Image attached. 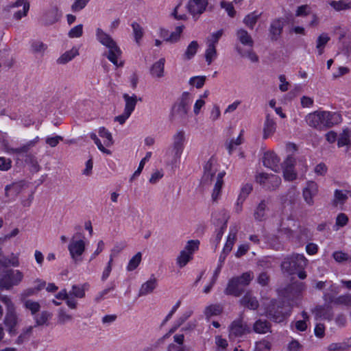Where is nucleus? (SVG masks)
I'll return each mask as SVG.
<instances>
[{
  "label": "nucleus",
  "instance_id": "obj_1",
  "mask_svg": "<svg viewBox=\"0 0 351 351\" xmlns=\"http://www.w3.org/2000/svg\"><path fill=\"white\" fill-rule=\"evenodd\" d=\"M306 120L309 126L322 130L338 125L342 121V117L337 112L315 111L308 114Z\"/></svg>",
  "mask_w": 351,
  "mask_h": 351
},
{
  "label": "nucleus",
  "instance_id": "obj_2",
  "mask_svg": "<svg viewBox=\"0 0 351 351\" xmlns=\"http://www.w3.org/2000/svg\"><path fill=\"white\" fill-rule=\"evenodd\" d=\"M96 38L100 44L108 49L107 52L104 53V56H106L108 60L116 66H123V62L122 61L119 62L122 51L112 36L101 28H97L96 29Z\"/></svg>",
  "mask_w": 351,
  "mask_h": 351
},
{
  "label": "nucleus",
  "instance_id": "obj_3",
  "mask_svg": "<svg viewBox=\"0 0 351 351\" xmlns=\"http://www.w3.org/2000/svg\"><path fill=\"white\" fill-rule=\"evenodd\" d=\"M307 264L308 260L303 254H292L284 258L281 263V269L289 275L297 274L299 278L303 280L307 276L304 271Z\"/></svg>",
  "mask_w": 351,
  "mask_h": 351
},
{
  "label": "nucleus",
  "instance_id": "obj_4",
  "mask_svg": "<svg viewBox=\"0 0 351 351\" xmlns=\"http://www.w3.org/2000/svg\"><path fill=\"white\" fill-rule=\"evenodd\" d=\"M254 278L252 271H247L239 276L233 277L229 280L224 293L228 295L239 297L245 291V288Z\"/></svg>",
  "mask_w": 351,
  "mask_h": 351
},
{
  "label": "nucleus",
  "instance_id": "obj_5",
  "mask_svg": "<svg viewBox=\"0 0 351 351\" xmlns=\"http://www.w3.org/2000/svg\"><path fill=\"white\" fill-rule=\"evenodd\" d=\"M190 104V94L188 92H184L180 98L172 107L171 113V119L180 122L185 121L187 119Z\"/></svg>",
  "mask_w": 351,
  "mask_h": 351
},
{
  "label": "nucleus",
  "instance_id": "obj_6",
  "mask_svg": "<svg viewBox=\"0 0 351 351\" xmlns=\"http://www.w3.org/2000/svg\"><path fill=\"white\" fill-rule=\"evenodd\" d=\"M266 315L276 323L282 322L289 315L290 308H285V302L273 300L266 308Z\"/></svg>",
  "mask_w": 351,
  "mask_h": 351
},
{
  "label": "nucleus",
  "instance_id": "obj_7",
  "mask_svg": "<svg viewBox=\"0 0 351 351\" xmlns=\"http://www.w3.org/2000/svg\"><path fill=\"white\" fill-rule=\"evenodd\" d=\"M186 134L182 130H178L173 136L171 147L167 153L171 157V163L172 165H176L179 162L184 148Z\"/></svg>",
  "mask_w": 351,
  "mask_h": 351
},
{
  "label": "nucleus",
  "instance_id": "obj_8",
  "mask_svg": "<svg viewBox=\"0 0 351 351\" xmlns=\"http://www.w3.org/2000/svg\"><path fill=\"white\" fill-rule=\"evenodd\" d=\"M23 279V274L19 270L6 269L0 279V288L6 290L19 285Z\"/></svg>",
  "mask_w": 351,
  "mask_h": 351
},
{
  "label": "nucleus",
  "instance_id": "obj_9",
  "mask_svg": "<svg viewBox=\"0 0 351 351\" xmlns=\"http://www.w3.org/2000/svg\"><path fill=\"white\" fill-rule=\"evenodd\" d=\"M229 219V215L224 210L216 212L212 214V222L215 226H220L219 230H217L215 237L216 246L220 242L225 230L227 228V223Z\"/></svg>",
  "mask_w": 351,
  "mask_h": 351
},
{
  "label": "nucleus",
  "instance_id": "obj_10",
  "mask_svg": "<svg viewBox=\"0 0 351 351\" xmlns=\"http://www.w3.org/2000/svg\"><path fill=\"white\" fill-rule=\"evenodd\" d=\"M256 181L268 191H275L281 184L280 176L265 173H260L256 175Z\"/></svg>",
  "mask_w": 351,
  "mask_h": 351
},
{
  "label": "nucleus",
  "instance_id": "obj_11",
  "mask_svg": "<svg viewBox=\"0 0 351 351\" xmlns=\"http://www.w3.org/2000/svg\"><path fill=\"white\" fill-rule=\"evenodd\" d=\"M217 171L216 160L213 157H211L204 166V173L201 179V184L202 186L211 184Z\"/></svg>",
  "mask_w": 351,
  "mask_h": 351
},
{
  "label": "nucleus",
  "instance_id": "obj_12",
  "mask_svg": "<svg viewBox=\"0 0 351 351\" xmlns=\"http://www.w3.org/2000/svg\"><path fill=\"white\" fill-rule=\"evenodd\" d=\"M208 0H189L186 9L195 20L197 19L206 10Z\"/></svg>",
  "mask_w": 351,
  "mask_h": 351
},
{
  "label": "nucleus",
  "instance_id": "obj_13",
  "mask_svg": "<svg viewBox=\"0 0 351 351\" xmlns=\"http://www.w3.org/2000/svg\"><path fill=\"white\" fill-rule=\"evenodd\" d=\"M230 337H239L252 332L250 327L241 318L233 321L229 328Z\"/></svg>",
  "mask_w": 351,
  "mask_h": 351
},
{
  "label": "nucleus",
  "instance_id": "obj_14",
  "mask_svg": "<svg viewBox=\"0 0 351 351\" xmlns=\"http://www.w3.org/2000/svg\"><path fill=\"white\" fill-rule=\"evenodd\" d=\"M68 249L71 258L75 263L82 261L81 256L85 250V243L83 240L75 241L73 237L68 246Z\"/></svg>",
  "mask_w": 351,
  "mask_h": 351
},
{
  "label": "nucleus",
  "instance_id": "obj_15",
  "mask_svg": "<svg viewBox=\"0 0 351 351\" xmlns=\"http://www.w3.org/2000/svg\"><path fill=\"white\" fill-rule=\"evenodd\" d=\"M61 15L58 6L52 5L43 13L40 21L45 25H51L60 20Z\"/></svg>",
  "mask_w": 351,
  "mask_h": 351
},
{
  "label": "nucleus",
  "instance_id": "obj_16",
  "mask_svg": "<svg viewBox=\"0 0 351 351\" xmlns=\"http://www.w3.org/2000/svg\"><path fill=\"white\" fill-rule=\"evenodd\" d=\"M317 184L313 181L308 182L306 187L303 189L302 196L304 200L308 206H311L314 204L313 198L317 195Z\"/></svg>",
  "mask_w": 351,
  "mask_h": 351
},
{
  "label": "nucleus",
  "instance_id": "obj_17",
  "mask_svg": "<svg viewBox=\"0 0 351 351\" xmlns=\"http://www.w3.org/2000/svg\"><path fill=\"white\" fill-rule=\"evenodd\" d=\"M313 313L315 314L316 319H322L331 321L334 316L332 308L329 304L317 306Z\"/></svg>",
  "mask_w": 351,
  "mask_h": 351
},
{
  "label": "nucleus",
  "instance_id": "obj_18",
  "mask_svg": "<svg viewBox=\"0 0 351 351\" xmlns=\"http://www.w3.org/2000/svg\"><path fill=\"white\" fill-rule=\"evenodd\" d=\"M18 324V317L15 313L14 309L7 311L5 319L4 324L7 328L8 333L11 336H14L16 334V326Z\"/></svg>",
  "mask_w": 351,
  "mask_h": 351
},
{
  "label": "nucleus",
  "instance_id": "obj_19",
  "mask_svg": "<svg viewBox=\"0 0 351 351\" xmlns=\"http://www.w3.org/2000/svg\"><path fill=\"white\" fill-rule=\"evenodd\" d=\"M263 162L265 167L271 169L275 172H278L280 170V158L273 152H267L264 154Z\"/></svg>",
  "mask_w": 351,
  "mask_h": 351
},
{
  "label": "nucleus",
  "instance_id": "obj_20",
  "mask_svg": "<svg viewBox=\"0 0 351 351\" xmlns=\"http://www.w3.org/2000/svg\"><path fill=\"white\" fill-rule=\"evenodd\" d=\"M285 25L282 19H276L271 22L269 28V36L271 41H276L280 37Z\"/></svg>",
  "mask_w": 351,
  "mask_h": 351
},
{
  "label": "nucleus",
  "instance_id": "obj_21",
  "mask_svg": "<svg viewBox=\"0 0 351 351\" xmlns=\"http://www.w3.org/2000/svg\"><path fill=\"white\" fill-rule=\"evenodd\" d=\"M23 186L21 182H14L11 184L6 185L5 187V197L9 199H14L21 193Z\"/></svg>",
  "mask_w": 351,
  "mask_h": 351
},
{
  "label": "nucleus",
  "instance_id": "obj_22",
  "mask_svg": "<svg viewBox=\"0 0 351 351\" xmlns=\"http://www.w3.org/2000/svg\"><path fill=\"white\" fill-rule=\"evenodd\" d=\"M253 330L258 334L271 332V324L266 319H259L254 322Z\"/></svg>",
  "mask_w": 351,
  "mask_h": 351
},
{
  "label": "nucleus",
  "instance_id": "obj_23",
  "mask_svg": "<svg viewBox=\"0 0 351 351\" xmlns=\"http://www.w3.org/2000/svg\"><path fill=\"white\" fill-rule=\"evenodd\" d=\"M276 123L269 114L266 115L263 127V138L266 139L276 132Z\"/></svg>",
  "mask_w": 351,
  "mask_h": 351
},
{
  "label": "nucleus",
  "instance_id": "obj_24",
  "mask_svg": "<svg viewBox=\"0 0 351 351\" xmlns=\"http://www.w3.org/2000/svg\"><path fill=\"white\" fill-rule=\"evenodd\" d=\"M237 36L239 42L250 48H252L254 40L250 34L244 29H239L237 32Z\"/></svg>",
  "mask_w": 351,
  "mask_h": 351
},
{
  "label": "nucleus",
  "instance_id": "obj_25",
  "mask_svg": "<svg viewBox=\"0 0 351 351\" xmlns=\"http://www.w3.org/2000/svg\"><path fill=\"white\" fill-rule=\"evenodd\" d=\"M157 285V280L155 278H151L143 283L139 290L138 296L146 295L153 292Z\"/></svg>",
  "mask_w": 351,
  "mask_h": 351
},
{
  "label": "nucleus",
  "instance_id": "obj_26",
  "mask_svg": "<svg viewBox=\"0 0 351 351\" xmlns=\"http://www.w3.org/2000/svg\"><path fill=\"white\" fill-rule=\"evenodd\" d=\"M23 5V11L19 10L14 14V18L16 20L21 19L23 16H25L29 9V3L27 0H17L12 7H19Z\"/></svg>",
  "mask_w": 351,
  "mask_h": 351
},
{
  "label": "nucleus",
  "instance_id": "obj_27",
  "mask_svg": "<svg viewBox=\"0 0 351 351\" xmlns=\"http://www.w3.org/2000/svg\"><path fill=\"white\" fill-rule=\"evenodd\" d=\"M123 97L125 102L124 111L131 114L135 109L138 100L137 97L134 94H133L132 96H130L128 94L125 93Z\"/></svg>",
  "mask_w": 351,
  "mask_h": 351
},
{
  "label": "nucleus",
  "instance_id": "obj_28",
  "mask_svg": "<svg viewBox=\"0 0 351 351\" xmlns=\"http://www.w3.org/2000/svg\"><path fill=\"white\" fill-rule=\"evenodd\" d=\"M241 304L250 309L256 310L259 304L256 298L250 293H246L241 300Z\"/></svg>",
  "mask_w": 351,
  "mask_h": 351
},
{
  "label": "nucleus",
  "instance_id": "obj_29",
  "mask_svg": "<svg viewBox=\"0 0 351 351\" xmlns=\"http://www.w3.org/2000/svg\"><path fill=\"white\" fill-rule=\"evenodd\" d=\"M165 58H160L155 62L150 69L153 77H162L164 75Z\"/></svg>",
  "mask_w": 351,
  "mask_h": 351
},
{
  "label": "nucleus",
  "instance_id": "obj_30",
  "mask_svg": "<svg viewBox=\"0 0 351 351\" xmlns=\"http://www.w3.org/2000/svg\"><path fill=\"white\" fill-rule=\"evenodd\" d=\"M252 191V186L250 184H246L242 187L237 203V210L238 212L241 210V204H243V202L245 201V199H246L247 195L251 193Z\"/></svg>",
  "mask_w": 351,
  "mask_h": 351
},
{
  "label": "nucleus",
  "instance_id": "obj_31",
  "mask_svg": "<svg viewBox=\"0 0 351 351\" xmlns=\"http://www.w3.org/2000/svg\"><path fill=\"white\" fill-rule=\"evenodd\" d=\"M298 195L295 187L290 188L286 195L280 196V200L282 204H293Z\"/></svg>",
  "mask_w": 351,
  "mask_h": 351
},
{
  "label": "nucleus",
  "instance_id": "obj_32",
  "mask_svg": "<svg viewBox=\"0 0 351 351\" xmlns=\"http://www.w3.org/2000/svg\"><path fill=\"white\" fill-rule=\"evenodd\" d=\"M262 13L258 14L256 11L252 12L245 16L243 23L250 29H252L256 22L261 17Z\"/></svg>",
  "mask_w": 351,
  "mask_h": 351
},
{
  "label": "nucleus",
  "instance_id": "obj_33",
  "mask_svg": "<svg viewBox=\"0 0 351 351\" xmlns=\"http://www.w3.org/2000/svg\"><path fill=\"white\" fill-rule=\"evenodd\" d=\"M34 326H29L24 328L20 335L16 339L15 343L18 345H21L28 341L32 335Z\"/></svg>",
  "mask_w": 351,
  "mask_h": 351
},
{
  "label": "nucleus",
  "instance_id": "obj_34",
  "mask_svg": "<svg viewBox=\"0 0 351 351\" xmlns=\"http://www.w3.org/2000/svg\"><path fill=\"white\" fill-rule=\"evenodd\" d=\"M236 49L241 56L248 58L252 62H258V57L253 51L252 48L243 51L240 46H237Z\"/></svg>",
  "mask_w": 351,
  "mask_h": 351
},
{
  "label": "nucleus",
  "instance_id": "obj_35",
  "mask_svg": "<svg viewBox=\"0 0 351 351\" xmlns=\"http://www.w3.org/2000/svg\"><path fill=\"white\" fill-rule=\"evenodd\" d=\"M79 54L77 49L73 48L70 51H66L57 60L58 64H66Z\"/></svg>",
  "mask_w": 351,
  "mask_h": 351
},
{
  "label": "nucleus",
  "instance_id": "obj_36",
  "mask_svg": "<svg viewBox=\"0 0 351 351\" xmlns=\"http://www.w3.org/2000/svg\"><path fill=\"white\" fill-rule=\"evenodd\" d=\"M199 45L197 41H192L187 47L183 57L184 60H191L197 53Z\"/></svg>",
  "mask_w": 351,
  "mask_h": 351
},
{
  "label": "nucleus",
  "instance_id": "obj_37",
  "mask_svg": "<svg viewBox=\"0 0 351 351\" xmlns=\"http://www.w3.org/2000/svg\"><path fill=\"white\" fill-rule=\"evenodd\" d=\"M351 136V131L348 128H345L342 133L340 134L337 139V145L339 147L344 145H350V137Z\"/></svg>",
  "mask_w": 351,
  "mask_h": 351
},
{
  "label": "nucleus",
  "instance_id": "obj_38",
  "mask_svg": "<svg viewBox=\"0 0 351 351\" xmlns=\"http://www.w3.org/2000/svg\"><path fill=\"white\" fill-rule=\"evenodd\" d=\"M266 209L267 203L265 200H262L254 211V218L258 221H262L265 218Z\"/></svg>",
  "mask_w": 351,
  "mask_h": 351
},
{
  "label": "nucleus",
  "instance_id": "obj_39",
  "mask_svg": "<svg viewBox=\"0 0 351 351\" xmlns=\"http://www.w3.org/2000/svg\"><path fill=\"white\" fill-rule=\"evenodd\" d=\"M223 311L220 304H211L206 307L204 314L207 317L214 315H219Z\"/></svg>",
  "mask_w": 351,
  "mask_h": 351
},
{
  "label": "nucleus",
  "instance_id": "obj_40",
  "mask_svg": "<svg viewBox=\"0 0 351 351\" xmlns=\"http://www.w3.org/2000/svg\"><path fill=\"white\" fill-rule=\"evenodd\" d=\"M86 287H88L86 284L82 286L73 285L72 290L69 292V295L83 298L85 296V289Z\"/></svg>",
  "mask_w": 351,
  "mask_h": 351
},
{
  "label": "nucleus",
  "instance_id": "obj_41",
  "mask_svg": "<svg viewBox=\"0 0 351 351\" xmlns=\"http://www.w3.org/2000/svg\"><path fill=\"white\" fill-rule=\"evenodd\" d=\"M217 57L216 47L213 46V44H208V47L205 53L206 61L208 65H210L213 60Z\"/></svg>",
  "mask_w": 351,
  "mask_h": 351
},
{
  "label": "nucleus",
  "instance_id": "obj_42",
  "mask_svg": "<svg viewBox=\"0 0 351 351\" xmlns=\"http://www.w3.org/2000/svg\"><path fill=\"white\" fill-rule=\"evenodd\" d=\"M192 256L186 252V250H183L180 252L179 256L177 258V263L180 267H184L191 260Z\"/></svg>",
  "mask_w": 351,
  "mask_h": 351
},
{
  "label": "nucleus",
  "instance_id": "obj_43",
  "mask_svg": "<svg viewBox=\"0 0 351 351\" xmlns=\"http://www.w3.org/2000/svg\"><path fill=\"white\" fill-rule=\"evenodd\" d=\"M306 288L305 284L301 282H294L287 288V293L294 292L295 295H299Z\"/></svg>",
  "mask_w": 351,
  "mask_h": 351
},
{
  "label": "nucleus",
  "instance_id": "obj_44",
  "mask_svg": "<svg viewBox=\"0 0 351 351\" xmlns=\"http://www.w3.org/2000/svg\"><path fill=\"white\" fill-rule=\"evenodd\" d=\"M329 40L330 38L326 34H322L317 38L316 48L318 49L319 55L323 53L324 48Z\"/></svg>",
  "mask_w": 351,
  "mask_h": 351
},
{
  "label": "nucleus",
  "instance_id": "obj_45",
  "mask_svg": "<svg viewBox=\"0 0 351 351\" xmlns=\"http://www.w3.org/2000/svg\"><path fill=\"white\" fill-rule=\"evenodd\" d=\"M51 314L48 311H43L40 315L35 317L36 324L34 327L44 325L51 318Z\"/></svg>",
  "mask_w": 351,
  "mask_h": 351
},
{
  "label": "nucleus",
  "instance_id": "obj_46",
  "mask_svg": "<svg viewBox=\"0 0 351 351\" xmlns=\"http://www.w3.org/2000/svg\"><path fill=\"white\" fill-rule=\"evenodd\" d=\"M142 254L141 252L136 253L129 261L127 267L128 271L134 270L140 264L141 261Z\"/></svg>",
  "mask_w": 351,
  "mask_h": 351
},
{
  "label": "nucleus",
  "instance_id": "obj_47",
  "mask_svg": "<svg viewBox=\"0 0 351 351\" xmlns=\"http://www.w3.org/2000/svg\"><path fill=\"white\" fill-rule=\"evenodd\" d=\"M348 199L346 193H343L341 190L336 189L334 193L333 204L337 205L338 204H343Z\"/></svg>",
  "mask_w": 351,
  "mask_h": 351
},
{
  "label": "nucleus",
  "instance_id": "obj_48",
  "mask_svg": "<svg viewBox=\"0 0 351 351\" xmlns=\"http://www.w3.org/2000/svg\"><path fill=\"white\" fill-rule=\"evenodd\" d=\"M99 134L101 138H105L106 139L104 141V143L107 147H109L113 144L111 133L108 132V130H107L104 127H101L99 129Z\"/></svg>",
  "mask_w": 351,
  "mask_h": 351
},
{
  "label": "nucleus",
  "instance_id": "obj_49",
  "mask_svg": "<svg viewBox=\"0 0 351 351\" xmlns=\"http://www.w3.org/2000/svg\"><path fill=\"white\" fill-rule=\"evenodd\" d=\"M4 267L12 265L13 267H18L19 265V254L12 253L10 258H5L3 261Z\"/></svg>",
  "mask_w": 351,
  "mask_h": 351
},
{
  "label": "nucleus",
  "instance_id": "obj_50",
  "mask_svg": "<svg viewBox=\"0 0 351 351\" xmlns=\"http://www.w3.org/2000/svg\"><path fill=\"white\" fill-rule=\"evenodd\" d=\"M330 5L337 11L343 10H348L351 8V2L346 3L343 0L340 1H332Z\"/></svg>",
  "mask_w": 351,
  "mask_h": 351
},
{
  "label": "nucleus",
  "instance_id": "obj_51",
  "mask_svg": "<svg viewBox=\"0 0 351 351\" xmlns=\"http://www.w3.org/2000/svg\"><path fill=\"white\" fill-rule=\"evenodd\" d=\"M132 27L133 29V34L135 38V40L137 43H139L140 40L143 36V27L136 22H133L132 23Z\"/></svg>",
  "mask_w": 351,
  "mask_h": 351
},
{
  "label": "nucleus",
  "instance_id": "obj_52",
  "mask_svg": "<svg viewBox=\"0 0 351 351\" xmlns=\"http://www.w3.org/2000/svg\"><path fill=\"white\" fill-rule=\"evenodd\" d=\"M32 50L34 53H44L47 46L40 40H34L31 45Z\"/></svg>",
  "mask_w": 351,
  "mask_h": 351
},
{
  "label": "nucleus",
  "instance_id": "obj_53",
  "mask_svg": "<svg viewBox=\"0 0 351 351\" xmlns=\"http://www.w3.org/2000/svg\"><path fill=\"white\" fill-rule=\"evenodd\" d=\"M25 307L29 310L32 315L36 314L40 311V305L38 302L31 300H25L24 302Z\"/></svg>",
  "mask_w": 351,
  "mask_h": 351
},
{
  "label": "nucleus",
  "instance_id": "obj_54",
  "mask_svg": "<svg viewBox=\"0 0 351 351\" xmlns=\"http://www.w3.org/2000/svg\"><path fill=\"white\" fill-rule=\"evenodd\" d=\"M332 257L336 262L343 263L346 261H350V255L342 251H336L332 254Z\"/></svg>",
  "mask_w": 351,
  "mask_h": 351
},
{
  "label": "nucleus",
  "instance_id": "obj_55",
  "mask_svg": "<svg viewBox=\"0 0 351 351\" xmlns=\"http://www.w3.org/2000/svg\"><path fill=\"white\" fill-rule=\"evenodd\" d=\"M324 300L328 301L329 303L344 305V295L335 298L333 295L327 293L324 294Z\"/></svg>",
  "mask_w": 351,
  "mask_h": 351
},
{
  "label": "nucleus",
  "instance_id": "obj_56",
  "mask_svg": "<svg viewBox=\"0 0 351 351\" xmlns=\"http://www.w3.org/2000/svg\"><path fill=\"white\" fill-rule=\"evenodd\" d=\"M206 80V76H195L190 79L189 84L197 88H201L204 85Z\"/></svg>",
  "mask_w": 351,
  "mask_h": 351
},
{
  "label": "nucleus",
  "instance_id": "obj_57",
  "mask_svg": "<svg viewBox=\"0 0 351 351\" xmlns=\"http://www.w3.org/2000/svg\"><path fill=\"white\" fill-rule=\"evenodd\" d=\"M73 319V317L69 315L63 309H60L58 314V323L62 325Z\"/></svg>",
  "mask_w": 351,
  "mask_h": 351
},
{
  "label": "nucleus",
  "instance_id": "obj_58",
  "mask_svg": "<svg viewBox=\"0 0 351 351\" xmlns=\"http://www.w3.org/2000/svg\"><path fill=\"white\" fill-rule=\"evenodd\" d=\"M220 6L226 10L229 16L234 17L236 15V11L231 2L223 0L220 2Z\"/></svg>",
  "mask_w": 351,
  "mask_h": 351
},
{
  "label": "nucleus",
  "instance_id": "obj_59",
  "mask_svg": "<svg viewBox=\"0 0 351 351\" xmlns=\"http://www.w3.org/2000/svg\"><path fill=\"white\" fill-rule=\"evenodd\" d=\"M90 0H74L71 5V10L77 12L84 9Z\"/></svg>",
  "mask_w": 351,
  "mask_h": 351
},
{
  "label": "nucleus",
  "instance_id": "obj_60",
  "mask_svg": "<svg viewBox=\"0 0 351 351\" xmlns=\"http://www.w3.org/2000/svg\"><path fill=\"white\" fill-rule=\"evenodd\" d=\"M348 217L345 213H339L336 217L335 226L338 228L344 227L348 224Z\"/></svg>",
  "mask_w": 351,
  "mask_h": 351
},
{
  "label": "nucleus",
  "instance_id": "obj_61",
  "mask_svg": "<svg viewBox=\"0 0 351 351\" xmlns=\"http://www.w3.org/2000/svg\"><path fill=\"white\" fill-rule=\"evenodd\" d=\"M83 34V25L82 24L77 25L71 28L69 32L68 36L71 38H79Z\"/></svg>",
  "mask_w": 351,
  "mask_h": 351
},
{
  "label": "nucleus",
  "instance_id": "obj_62",
  "mask_svg": "<svg viewBox=\"0 0 351 351\" xmlns=\"http://www.w3.org/2000/svg\"><path fill=\"white\" fill-rule=\"evenodd\" d=\"M271 349V343L266 339H262L256 342V348L254 351H265Z\"/></svg>",
  "mask_w": 351,
  "mask_h": 351
},
{
  "label": "nucleus",
  "instance_id": "obj_63",
  "mask_svg": "<svg viewBox=\"0 0 351 351\" xmlns=\"http://www.w3.org/2000/svg\"><path fill=\"white\" fill-rule=\"evenodd\" d=\"M283 169V177L285 180L293 181L297 178V173L294 169L282 168Z\"/></svg>",
  "mask_w": 351,
  "mask_h": 351
},
{
  "label": "nucleus",
  "instance_id": "obj_64",
  "mask_svg": "<svg viewBox=\"0 0 351 351\" xmlns=\"http://www.w3.org/2000/svg\"><path fill=\"white\" fill-rule=\"evenodd\" d=\"M199 241L198 240H190L187 242L184 250H186L191 256L198 249Z\"/></svg>",
  "mask_w": 351,
  "mask_h": 351
}]
</instances>
